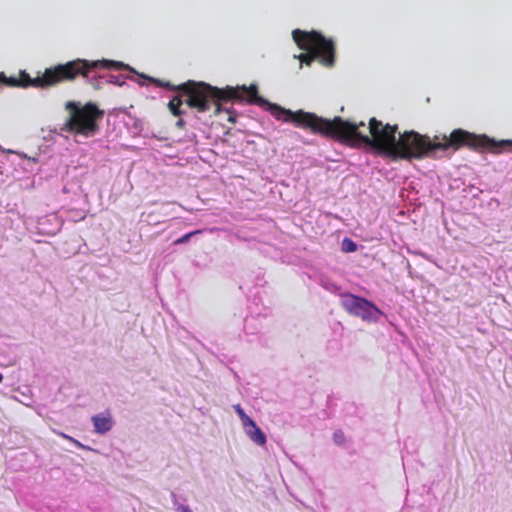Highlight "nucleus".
Segmentation results:
<instances>
[{"label":"nucleus","mask_w":512,"mask_h":512,"mask_svg":"<svg viewBox=\"0 0 512 512\" xmlns=\"http://www.w3.org/2000/svg\"><path fill=\"white\" fill-rule=\"evenodd\" d=\"M269 107L271 114L277 120L292 123L298 128L331 138L352 148H358L362 144L367 145L392 160L422 159L431 157L437 152L436 136L431 139L415 131H405L399 133L396 139L398 126L384 125L374 117L369 120L366 127L363 121L352 122L340 116L329 120L315 113L303 110L291 111L276 104H269Z\"/></svg>","instance_id":"f257e3e1"},{"label":"nucleus","mask_w":512,"mask_h":512,"mask_svg":"<svg viewBox=\"0 0 512 512\" xmlns=\"http://www.w3.org/2000/svg\"><path fill=\"white\" fill-rule=\"evenodd\" d=\"M159 87L167 88L172 91H181L184 96L185 104L196 110L198 113H205L214 108V114L219 115L222 111L223 102H244L249 104H269L265 99L258 95V88L252 84L249 87L245 85L239 87L227 86L218 88L205 82L188 80L179 85H173L159 79H152Z\"/></svg>","instance_id":"f03ea898"},{"label":"nucleus","mask_w":512,"mask_h":512,"mask_svg":"<svg viewBox=\"0 0 512 512\" xmlns=\"http://www.w3.org/2000/svg\"><path fill=\"white\" fill-rule=\"evenodd\" d=\"M124 67L121 62L113 60H95L77 58L63 64H57L50 68H46L42 76L31 78L30 75L21 70L18 76H6L4 72H0V84L9 87L19 88H42L46 89L56 86L63 82H72L77 77L88 78L89 74L96 69H120Z\"/></svg>","instance_id":"7ed1b4c3"},{"label":"nucleus","mask_w":512,"mask_h":512,"mask_svg":"<svg viewBox=\"0 0 512 512\" xmlns=\"http://www.w3.org/2000/svg\"><path fill=\"white\" fill-rule=\"evenodd\" d=\"M294 42L305 53L295 55L300 61V68L303 64L310 66L318 60L325 67H332L335 63V45L331 39H327L317 31H303L295 29L292 32Z\"/></svg>","instance_id":"20e7f679"},{"label":"nucleus","mask_w":512,"mask_h":512,"mask_svg":"<svg viewBox=\"0 0 512 512\" xmlns=\"http://www.w3.org/2000/svg\"><path fill=\"white\" fill-rule=\"evenodd\" d=\"M437 151H457L463 147H467L476 152H495L500 148L510 147L512 150V140H502L497 142L493 138L485 134L477 135L458 128L454 129L449 136L436 135Z\"/></svg>","instance_id":"39448f33"},{"label":"nucleus","mask_w":512,"mask_h":512,"mask_svg":"<svg viewBox=\"0 0 512 512\" xmlns=\"http://www.w3.org/2000/svg\"><path fill=\"white\" fill-rule=\"evenodd\" d=\"M65 108L69 111L63 130L78 135L90 137L98 131V121L104 116V111L100 110L93 102H87L83 106L69 101Z\"/></svg>","instance_id":"423d86ee"},{"label":"nucleus","mask_w":512,"mask_h":512,"mask_svg":"<svg viewBox=\"0 0 512 512\" xmlns=\"http://www.w3.org/2000/svg\"><path fill=\"white\" fill-rule=\"evenodd\" d=\"M341 305L346 312L363 320L376 319V316L381 314L380 310L372 302L352 294L344 295Z\"/></svg>","instance_id":"0eeeda50"},{"label":"nucleus","mask_w":512,"mask_h":512,"mask_svg":"<svg viewBox=\"0 0 512 512\" xmlns=\"http://www.w3.org/2000/svg\"><path fill=\"white\" fill-rule=\"evenodd\" d=\"M91 421L95 432L98 434H105L113 427V419L109 412L94 415L92 416Z\"/></svg>","instance_id":"6e6552de"},{"label":"nucleus","mask_w":512,"mask_h":512,"mask_svg":"<svg viewBox=\"0 0 512 512\" xmlns=\"http://www.w3.org/2000/svg\"><path fill=\"white\" fill-rule=\"evenodd\" d=\"M246 434L248 437L257 445L263 446L266 443V436L262 432V430L256 425V423L251 419L249 422L243 425Z\"/></svg>","instance_id":"1a4fd4ad"},{"label":"nucleus","mask_w":512,"mask_h":512,"mask_svg":"<svg viewBox=\"0 0 512 512\" xmlns=\"http://www.w3.org/2000/svg\"><path fill=\"white\" fill-rule=\"evenodd\" d=\"M177 95H175L168 103V109L174 116H181L185 113V111L181 108L185 103L184 96L181 95V91H176Z\"/></svg>","instance_id":"9d476101"},{"label":"nucleus","mask_w":512,"mask_h":512,"mask_svg":"<svg viewBox=\"0 0 512 512\" xmlns=\"http://www.w3.org/2000/svg\"><path fill=\"white\" fill-rule=\"evenodd\" d=\"M342 250L344 252H355L357 250V245L351 239L345 238L342 242Z\"/></svg>","instance_id":"9b49d317"},{"label":"nucleus","mask_w":512,"mask_h":512,"mask_svg":"<svg viewBox=\"0 0 512 512\" xmlns=\"http://www.w3.org/2000/svg\"><path fill=\"white\" fill-rule=\"evenodd\" d=\"M234 409H235V412L237 413V415L239 416V418L241 419L242 425H244L245 423H247L251 420V418L244 412V410L242 409V407L239 404L235 405Z\"/></svg>","instance_id":"f8f14e48"},{"label":"nucleus","mask_w":512,"mask_h":512,"mask_svg":"<svg viewBox=\"0 0 512 512\" xmlns=\"http://www.w3.org/2000/svg\"><path fill=\"white\" fill-rule=\"evenodd\" d=\"M201 233V230H195V231H192V232H189V233H186L184 234L182 237L178 238L177 240L174 241V244L175 245H179V244H183V243H186L187 241H189V239L196 235V234H199Z\"/></svg>","instance_id":"ddd939ff"},{"label":"nucleus","mask_w":512,"mask_h":512,"mask_svg":"<svg viewBox=\"0 0 512 512\" xmlns=\"http://www.w3.org/2000/svg\"><path fill=\"white\" fill-rule=\"evenodd\" d=\"M57 435H59L60 437L70 441L71 443H73L76 447L78 448H81V449H86L87 447L84 446L82 443H80L78 440L74 439L73 437L63 433V432H57Z\"/></svg>","instance_id":"4468645a"},{"label":"nucleus","mask_w":512,"mask_h":512,"mask_svg":"<svg viewBox=\"0 0 512 512\" xmlns=\"http://www.w3.org/2000/svg\"><path fill=\"white\" fill-rule=\"evenodd\" d=\"M333 437H334V441L337 444H342L344 442V434L341 430L336 431L334 433Z\"/></svg>","instance_id":"2eb2a0df"},{"label":"nucleus","mask_w":512,"mask_h":512,"mask_svg":"<svg viewBox=\"0 0 512 512\" xmlns=\"http://www.w3.org/2000/svg\"><path fill=\"white\" fill-rule=\"evenodd\" d=\"M186 123L183 119H178L175 123V126L178 128V129H183L185 127Z\"/></svg>","instance_id":"dca6fc26"},{"label":"nucleus","mask_w":512,"mask_h":512,"mask_svg":"<svg viewBox=\"0 0 512 512\" xmlns=\"http://www.w3.org/2000/svg\"><path fill=\"white\" fill-rule=\"evenodd\" d=\"M227 113L229 114L228 121L231 122V123H235L236 122V116L232 115V113L229 110H227Z\"/></svg>","instance_id":"f3484780"},{"label":"nucleus","mask_w":512,"mask_h":512,"mask_svg":"<svg viewBox=\"0 0 512 512\" xmlns=\"http://www.w3.org/2000/svg\"><path fill=\"white\" fill-rule=\"evenodd\" d=\"M180 509L182 512H192L187 506H181Z\"/></svg>","instance_id":"a211bd4d"},{"label":"nucleus","mask_w":512,"mask_h":512,"mask_svg":"<svg viewBox=\"0 0 512 512\" xmlns=\"http://www.w3.org/2000/svg\"><path fill=\"white\" fill-rule=\"evenodd\" d=\"M3 380V375L0 373V382Z\"/></svg>","instance_id":"6ab92c4d"}]
</instances>
